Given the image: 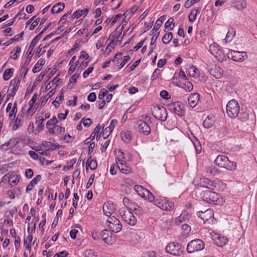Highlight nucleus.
<instances>
[{"label": "nucleus", "instance_id": "6", "mask_svg": "<svg viewBox=\"0 0 257 257\" xmlns=\"http://www.w3.org/2000/svg\"><path fill=\"white\" fill-rule=\"evenodd\" d=\"M227 57L233 61L238 62H242L247 58V55L245 52H240L230 49L228 50Z\"/></svg>", "mask_w": 257, "mask_h": 257}, {"label": "nucleus", "instance_id": "51", "mask_svg": "<svg viewBox=\"0 0 257 257\" xmlns=\"http://www.w3.org/2000/svg\"><path fill=\"white\" fill-rule=\"evenodd\" d=\"M186 218L187 217L186 216L185 212L182 213L180 214L179 216L176 218L175 223L177 225H179L180 223L182 222V221H185Z\"/></svg>", "mask_w": 257, "mask_h": 257}, {"label": "nucleus", "instance_id": "7", "mask_svg": "<svg viewBox=\"0 0 257 257\" xmlns=\"http://www.w3.org/2000/svg\"><path fill=\"white\" fill-rule=\"evenodd\" d=\"M167 252L174 255H180L183 250L181 248V244L177 242H173L169 243L166 247Z\"/></svg>", "mask_w": 257, "mask_h": 257}, {"label": "nucleus", "instance_id": "60", "mask_svg": "<svg viewBox=\"0 0 257 257\" xmlns=\"http://www.w3.org/2000/svg\"><path fill=\"white\" fill-rule=\"evenodd\" d=\"M69 65H70V66L68 73L69 75H71L76 70L77 68H78V64L77 62L76 63H74Z\"/></svg>", "mask_w": 257, "mask_h": 257}, {"label": "nucleus", "instance_id": "29", "mask_svg": "<svg viewBox=\"0 0 257 257\" xmlns=\"http://www.w3.org/2000/svg\"><path fill=\"white\" fill-rule=\"evenodd\" d=\"M65 8L64 3H59L55 4L51 9V13L52 14H58L60 13Z\"/></svg>", "mask_w": 257, "mask_h": 257}, {"label": "nucleus", "instance_id": "16", "mask_svg": "<svg viewBox=\"0 0 257 257\" xmlns=\"http://www.w3.org/2000/svg\"><path fill=\"white\" fill-rule=\"evenodd\" d=\"M20 84V81L19 80L13 79L11 81L9 87H12V88L10 90L11 92L8 94L9 96L8 99H9L10 97L14 96L16 94V92L18 89Z\"/></svg>", "mask_w": 257, "mask_h": 257}, {"label": "nucleus", "instance_id": "14", "mask_svg": "<svg viewBox=\"0 0 257 257\" xmlns=\"http://www.w3.org/2000/svg\"><path fill=\"white\" fill-rule=\"evenodd\" d=\"M210 74L217 79L220 78L223 75V70L217 65H212L211 67L209 68Z\"/></svg>", "mask_w": 257, "mask_h": 257}, {"label": "nucleus", "instance_id": "10", "mask_svg": "<svg viewBox=\"0 0 257 257\" xmlns=\"http://www.w3.org/2000/svg\"><path fill=\"white\" fill-rule=\"evenodd\" d=\"M120 212L123 220L131 225H135L137 223V219L133 213L130 210L124 211L123 214Z\"/></svg>", "mask_w": 257, "mask_h": 257}, {"label": "nucleus", "instance_id": "38", "mask_svg": "<svg viewBox=\"0 0 257 257\" xmlns=\"http://www.w3.org/2000/svg\"><path fill=\"white\" fill-rule=\"evenodd\" d=\"M101 129V127L97 125L94 129L93 132L91 134L90 138L92 140H93L95 137L96 140H98L100 137V132Z\"/></svg>", "mask_w": 257, "mask_h": 257}, {"label": "nucleus", "instance_id": "9", "mask_svg": "<svg viewBox=\"0 0 257 257\" xmlns=\"http://www.w3.org/2000/svg\"><path fill=\"white\" fill-rule=\"evenodd\" d=\"M169 110L179 116L185 114V108L182 103L180 102H175L169 106Z\"/></svg>", "mask_w": 257, "mask_h": 257}, {"label": "nucleus", "instance_id": "13", "mask_svg": "<svg viewBox=\"0 0 257 257\" xmlns=\"http://www.w3.org/2000/svg\"><path fill=\"white\" fill-rule=\"evenodd\" d=\"M115 161L117 168L122 173L127 174L130 173L131 168L126 166L125 163H123L124 161L123 160H120L119 158H116Z\"/></svg>", "mask_w": 257, "mask_h": 257}, {"label": "nucleus", "instance_id": "49", "mask_svg": "<svg viewBox=\"0 0 257 257\" xmlns=\"http://www.w3.org/2000/svg\"><path fill=\"white\" fill-rule=\"evenodd\" d=\"M192 142L196 149V153L198 154H200L201 152L202 148L198 140H197L196 138H195V141H192Z\"/></svg>", "mask_w": 257, "mask_h": 257}, {"label": "nucleus", "instance_id": "3", "mask_svg": "<svg viewBox=\"0 0 257 257\" xmlns=\"http://www.w3.org/2000/svg\"><path fill=\"white\" fill-rule=\"evenodd\" d=\"M226 109L228 116L231 118H235L238 115L240 107L236 100L231 99L228 102Z\"/></svg>", "mask_w": 257, "mask_h": 257}, {"label": "nucleus", "instance_id": "42", "mask_svg": "<svg viewBox=\"0 0 257 257\" xmlns=\"http://www.w3.org/2000/svg\"><path fill=\"white\" fill-rule=\"evenodd\" d=\"M58 123V120L56 116H54L51 119L49 120L46 123V128L50 130V128H52L53 126L56 125Z\"/></svg>", "mask_w": 257, "mask_h": 257}, {"label": "nucleus", "instance_id": "30", "mask_svg": "<svg viewBox=\"0 0 257 257\" xmlns=\"http://www.w3.org/2000/svg\"><path fill=\"white\" fill-rule=\"evenodd\" d=\"M122 140L125 142H129L132 139V133L130 131H124L121 133Z\"/></svg>", "mask_w": 257, "mask_h": 257}, {"label": "nucleus", "instance_id": "53", "mask_svg": "<svg viewBox=\"0 0 257 257\" xmlns=\"http://www.w3.org/2000/svg\"><path fill=\"white\" fill-rule=\"evenodd\" d=\"M181 228L182 230L183 231V234L184 235H188L190 232L191 227L189 225L186 224H183Z\"/></svg>", "mask_w": 257, "mask_h": 257}, {"label": "nucleus", "instance_id": "57", "mask_svg": "<svg viewBox=\"0 0 257 257\" xmlns=\"http://www.w3.org/2000/svg\"><path fill=\"white\" fill-rule=\"evenodd\" d=\"M78 64V69H80L81 71L84 69L88 64L89 61L87 60H81L80 62H77Z\"/></svg>", "mask_w": 257, "mask_h": 257}, {"label": "nucleus", "instance_id": "12", "mask_svg": "<svg viewBox=\"0 0 257 257\" xmlns=\"http://www.w3.org/2000/svg\"><path fill=\"white\" fill-rule=\"evenodd\" d=\"M197 215L205 222L213 216V211L210 209H206L204 211H199L197 212Z\"/></svg>", "mask_w": 257, "mask_h": 257}, {"label": "nucleus", "instance_id": "32", "mask_svg": "<svg viewBox=\"0 0 257 257\" xmlns=\"http://www.w3.org/2000/svg\"><path fill=\"white\" fill-rule=\"evenodd\" d=\"M205 170L208 176L217 175L219 172L218 169L214 166L207 167Z\"/></svg>", "mask_w": 257, "mask_h": 257}, {"label": "nucleus", "instance_id": "39", "mask_svg": "<svg viewBox=\"0 0 257 257\" xmlns=\"http://www.w3.org/2000/svg\"><path fill=\"white\" fill-rule=\"evenodd\" d=\"M19 176L15 174L14 172H12V175L10 177V184L12 186H14L16 185H17L18 182H19Z\"/></svg>", "mask_w": 257, "mask_h": 257}, {"label": "nucleus", "instance_id": "47", "mask_svg": "<svg viewBox=\"0 0 257 257\" xmlns=\"http://www.w3.org/2000/svg\"><path fill=\"white\" fill-rule=\"evenodd\" d=\"M173 38V34L171 32H169L168 33L165 34L163 37L162 38V41L164 44L169 43Z\"/></svg>", "mask_w": 257, "mask_h": 257}, {"label": "nucleus", "instance_id": "50", "mask_svg": "<svg viewBox=\"0 0 257 257\" xmlns=\"http://www.w3.org/2000/svg\"><path fill=\"white\" fill-rule=\"evenodd\" d=\"M174 19L172 18H170L168 19V20L165 24V27L166 29H169L170 30H172L175 24L173 23Z\"/></svg>", "mask_w": 257, "mask_h": 257}, {"label": "nucleus", "instance_id": "54", "mask_svg": "<svg viewBox=\"0 0 257 257\" xmlns=\"http://www.w3.org/2000/svg\"><path fill=\"white\" fill-rule=\"evenodd\" d=\"M144 198L148 200L150 202H154V201L155 200L154 195L148 190L147 192L146 195H145V196H144Z\"/></svg>", "mask_w": 257, "mask_h": 257}, {"label": "nucleus", "instance_id": "31", "mask_svg": "<svg viewBox=\"0 0 257 257\" xmlns=\"http://www.w3.org/2000/svg\"><path fill=\"white\" fill-rule=\"evenodd\" d=\"M134 188L138 195L142 198H144V196H145L148 191L147 189L140 185H136L135 186Z\"/></svg>", "mask_w": 257, "mask_h": 257}, {"label": "nucleus", "instance_id": "26", "mask_svg": "<svg viewBox=\"0 0 257 257\" xmlns=\"http://www.w3.org/2000/svg\"><path fill=\"white\" fill-rule=\"evenodd\" d=\"M97 167V161L95 160H92L91 156H89L86 163V169L89 168L91 170H94Z\"/></svg>", "mask_w": 257, "mask_h": 257}, {"label": "nucleus", "instance_id": "44", "mask_svg": "<svg viewBox=\"0 0 257 257\" xmlns=\"http://www.w3.org/2000/svg\"><path fill=\"white\" fill-rule=\"evenodd\" d=\"M14 73L13 68L7 69L4 72L3 78L5 80H8L12 76Z\"/></svg>", "mask_w": 257, "mask_h": 257}, {"label": "nucleus", "instance_id": "8", "mask_svg": "<svg viewBox=\"0 0 257 257\" xmlns=\"http://www.w3.org/2000/svg\"><path fill=\"white\" fill-rule=\"evenodd\" d=\"M154 116L161 121H165L167 118V112L163 106L155 107L153 111Z\"/></svg>", "mask_w": 257, "mask_h": 257}, {"label": "nucleus", "instance_id": "63", "mask_svg": "<svg viewBox=\"0 0 257 257\" xmlns=\"http://www.w3.org/2000/svg\"><path fill=\"white\" fill-rule=\"evenodd\" d=\"M19 142V138H13L9 140L8 142H7V146H10V147H13L16 146Z\"/></svg>", "mask_w": 257, "mask_h": 257}, {"label": "nucleus", "instance_id": "35", "mask_svg": "<svg viewBox=\"0 0 257 257\" xmlns=\"http://www.w3.org/2000/svg\"><path fill=\"white\" fill-rule=\"evenodd\" d=\"M64 99V92L62 90L60 92V95L59 97H57L56 99L53 101L52 104L55 106V107L57 108L59 106L60 103L62 102Z\"/></svg>", "mask_w": 257, "mask_h": 257}, {"label": "nucleus", "instance_id": "58", "mask_svg": "<svg viewBox=\"0 0 257 257\" xmlns=\"http://www.w3.org/2000/svg\"><path fill=\"white\" fill-rule=\"evenodd\" d=\"M89 56L88 54L85 51H81L80 52V56L78 58V60L77 62H80L81 60H87L88 59Z\"/></svg>", "mask_w": 257, "mask_h": 257}, {"label": "nucleus", "instance_id": "25", "mask_svg": "<svg viewBox=\"0 0 257 257\" xmlns=\"http://www.w3.org/2000/svg\"><path fill=\"white\" fill-rule=\"evenodd\" d=\"M65 128L62 127L60 125H55L52 127V128H50L49 130V133L50 134H53L55 135H58L63 132H64Z\"/></svg>", "mask_w": 257, "mask_h": 257}, {"label": "nucleus", "instance_id": "24", "mask_svg": "<svg viewBox=\"0 0 257 257\" xmlns=\"http://www.w3.org/2000/svg\"><path fill=\"white\" fill-rule=\"evenodd\" d=\"M129 210L133 211L136 215H141L143 214V209L137 203L133 202Z\"/></svg>", "mask_w": 257, "mask_h": 257}, {"label": "nucleus", "instance_id": "15", "mask_svg": "<svg viewBox=\"0 0 257 257\" xmlns=\"http://www.w3.org/2000/svg\"><path fill=\"white\" fill-rule=\"evenodd\" d=\"M199 185L201 187L213 190L215 189V183L207 178L202 177L200 178Z\"/></svg>", "mask_w": 257, "mask_h": 257}, {"label": "nucleus", "instance_id": "61", "mask_svg": "<svg viewBox=\"0 0 257 257\" xmlns=\"http://www.w3.org/2000/svg\"><path fill=\"white\" fill-rule=\"evenodd\" d=\"M82 16V10H77L71 16L70 19L72 20L74 19L75 18L78 19Z\"/></svg>", "mask_w": 257, "mask_h": 257}, {"label": "nucleus", "instance_id": "41", "mask_svg": "<svg viewBox=\"0 0 257 257\" xmlns=\"http://www.w3.org/2000/svg\"><path fill=\"white\" fill-rule=\"evenodd\" d=\"M45 120L44 116H39L36 118V121L38 123L37 129L39 132L42 131L44 128L43 122Z\"/></svg>", "mask_w": 257, "mask_h": 257}, {"label": "nucleus", "instance_id": "19", "mask_svg": "<svg viewBox=\"0 0 257 257\" xmlns=\"http://www.w3.org/2000/svg\"><path fill=\"white\" fill-rule=\"evenodd\" d=\"M28 52L29 54L28 55L26 60L21 69V73H24V78H25V75L27 74V71L28 70V68L27 67L33 56V53L32 52L28 51Z\"/></svg>", "mask_w": 257, "mask_h": 257}, {"label": "nucleus", "instance_id": "48", "mask_svg": "<svg viewBox=\"0 0 257 257\" xmlns=\"http://www.w3.org/2000/svg\"><path fill=\"white\" fill-rule=\"evenodd\" d=\"M109 234L112 235V232L110 230H108L107 229H104L101 233V236L102 239L104 241H106V239L110 235Z\"/></svg>", "mask_w": 257, "mask_h": 257}, {"label": "nucleus", "instance_id": "27", "mask_svg": "<svg viewBox=\"0 0 257 257\" xmlns=\"http://www.w3.org/2000/svg\"><path fill=\"white\" fill-rule=\"evenodd\" d=\"M228 242V238L223 236H218L215 239V244L219 246H223Z\"/></svg>", "mask_w": 257, "mask_h": 257}, {"label": "nucleus", "instance_id": "37", "mask_svg": "<svg viewBox=\"0 0 257 257\" xmlns=\"http://www.w3.org/2000/svg\"><path fill=\"white\" fill-rule=\"evenodd\" d=\"M12 175V172H9L6 174H5L2 178L0 181V186L1 187L4 186L5 184L7 182H9L10 184V177Z\"/></svg>", "mask_w": 257, "mask_h": 257}, {"label": "nucleus", "instance_id": "34", "mask_svg": "<svg viewBox=\"0 0 257 257\" xmlns=\"http://www.w3.org/2000/svg\"><path fill=\"white\" fill-rule=\"evenodd\" d=\"M122 229V225L118 219L113 217V232H119Z\"/></svg>", "mask_w": 257, "mask_h": 257}, {"label": "nucleus", "instance_id": "45", "mask_svg": "<svg viewBox=\"0 0 257 257\" xmlns=\"http://www.w3.org/2000/svg\"><path fill=\"white\" fill-rule=\"evenodd\" d=\"M235 35V31L233 28H230L226 36V41H230Z\"/></svg>", "mask_w": 257, "mask_h": 257}, {"label": "nucleus", "instance_id": "52", "mask_svg": "<svg viewBox=\"0 0 257 257\" xmlns=\"http://www.w3.org/2000/svg\"><path fill=\"white\" fill-rule=\"evenodd\" d=\"M198 11V10H193L191 11L189 15V21L190 22H193L195 20Z\"/></svg>", "mask_w": 257, "mask_h": 257}, {"label": "nucleus", "instance_id": "36", "mask_svg": "<svg viewBox=\"0 0 257 257\" xmlns=\"http://www.w3.org/2000/svg\"><path fill=\"white\" fill-rule=\"evenodd\" d=\"M45 61L43 59H40L33 67V72L36 73L39 72L42 69V66L45 64Z\"/></svg>", "mask_w": 257, "mask_h": 257}, {"label": "nucleus", "instance_id": "62", "mask_svg": "<svg viewBox=\"0 0 257 257\" xmlns=\"http://www.w3.org/2000/svg\"><path fill=\"white\" fill-rule=\"evenodd\" d=\"M83 254L85 256V257H95L96 256L95 252H94V251H93L91 249L86 250L84 252Z\"/></svg>", "mask_w": 257, "mask_h": 257}, {"label": "nucleus", "instance_id": "40", "mask_svg": "<svg viewBox=\"0 0 257 257\" xmlns=\"http://www.w3.org/2000/svg\"><path fill=\"white\" fill-rule=\"evenodd\" d=\"M112 125V120L110 121L109 126L106 127L105 129L102 130V136L104 139H106L108 137L109 135L112 132L111 130V126Z\"/></svg>", "mask_w": 257, "mask_h": 257}, {"label": "nucleus", "instance_id": "21", "mask_svg": "<svg viewBox=\"0 0 257 257\" xmlns=\"http://www.w3.org/2000/svg\"><path fill=\"white\" fill-rule=\"evenodd\" d=\"M232 5L238 11H242L246 7L245 0H233Z\"/></svg>", "mask_w": 257, "mask_h": 257}, {"label": "nucleus", "instance_id": "64", "mask_svg": "<svg viewBox=\"0 0 257 257\" xmlns=\"http://www.w3.org/2000/svg\"><path fill=\"white\" fill-rule=\"evenodd\" d=\"M108 93V91L107 89L105 88H102L100 90L99 94H98V98L99 99H103L104 96L107 95Z\"/></svg>", "mask_w": 257, "mask_h": 257}, {"label": "nucleus", "instance_id": "17", "mask_svg": "<svg viewBox=\"0 0 257 257\" xmlns=\"http://www.w3.org/2000/svg\"><path fill=\"white\" fill-rule=\"evenodd\" d=\"M209 51L212 55L216 58H221V51L219 46L216 43H213L210 45Z\"/></svg>", "mask_w": 257, "mask_h": 257}, {"label": "nucleus", "instance_id": "20", "mask_svg": "<svg viewBox=\"0 0 257 257\" xmlns=\"http://www.w3.org/2000/svg\"><path fill=\"white\" fill-rule=\"evenodd\" d=\"M103 211L107 216L110 217L112 214V202L109 201L104 203Z\"/></svg>", "mask_w": 257, "mask_h": 257}, {"label": "nucleus", "instance_id": "22", "mask_svg": "<svg viewBox=\"0 0 257 257\" xmlns=\"http://www.w3.org/2000/svg\"><path fill=\"white\" fill-rule=\"evenodd\" d=\"M214 121V116L213 115H210L204 120L203 125L205 128H209L213 125Z\"/></svg>", "mask_w": 257, "mask_h": 257}, {"label": "nucleus", "instance_id": "56", "mask_svg": "<svg viewBox=\"0 0 257 257\" xmlns=\"http://www.w3.org/2000/svg\"><path fill=\"white\" fill-rule=\"evenodd\" d=\"M21 52V48L19 46H17L15 48V53L13 54L12 56H11V58L14 60H17L18 59L20 54Z\"/></svg>", "mask_w": 257, "mask_h": 257}, {"label": "nucleus", "instance_id": "59", "mask_svg": "<svg viewBox=\"0 0 257 257\" xmlns=\"http://www.w3.org/2000/svg\"><path fill=\"white\" fill-rule=\"evenodd\" d=\"M163 21V17H161L160 18H159L158 19V20L156 21L155 26H154L153 29L152 30V31L158 30L160 28V27L161 26V25H162Z\"/></svg>", "mask_w": 257, "mask_h": 257}, {"label": "nucleus", "instance_id": "28", "mask_svg": "<svg viewBox=\"0 0 257 257\" xmlns=\"http://www.w3.org/2000/svg\"><path fill=\"white\" fill-rule=\"evenodd\" d=\"M178 86L184 89L188 92L191 91L193 88L191 82L188 81H185L184 82H180V84L178 85Z\"/></svg>", "mask_w": 257, "mask_h": 257}, {"label": "nucleus", "instance_id": "18", "mask_svg": "<svg viewBox=\"0 0 257 257\" xmlns=\"http://www.w3.org/2000/svg\"><path fill=\"white\" fill-rule=\"evenodd\" d=\"M199 100V94L198 93H191L188 97V103L192 108L196 106Z\"/></svg>", "mask_w": 257, "mask_h": 257}, {"label": "nucleus", "instance_id": "43", "mask_svg": "<svg viewBox=\"0 0 257 257\" xmlns=\"http://www.w3.org/2000/svg\"><path fill=\"white\" fill-rule=\"evenodd\" d=\"M22 115L18 114L17 118H16L13 127V130L16 131L22 125L21 118Z\"/></svg>", "mask_w": 257, "mask_h": 257}, {"label": "nucleus", "instance_id": "2", "mask_svg": "<svg viewBox=\"0 0 257 257\" xmlns=\"http://www.w3.org/2000/svg\"><path fill=\"white\" fill-rule=\"evenodd\" d=\"M201 195L203 200L208 203L217 204L220 202V195L214 191L206 190L203 191Z\"/></svg>", "mask_w": 257, "mask_h": 257}, {"label": "nucleus", "instance_id": "46", "mask_svg": "<svg viewBox=\"0 0 257 257\" xmlns=\"http://www.w3.org/2000/svg\"><path fill=\"white\" fill-rule=\"evenodd\" d=\"M238 117V119L241 121H245L248 119V114L247 112L245 111H242L238 113L237 116Z\"/></svg>", "mask_w": 257, "mask_h": 257}, {"label": "nucleus", "instance_id": "1", "mask_svg": "<svg viewBox=\"0 0 257 257\" xmlns=\"http://www.w3.org/2000/svg\"><path fill=\"white\" fill-rule=\"evenodd\" d=\"M214 163L219 167L225 168L228 171H232L236 169V163L230 161L227 157L222 155H218Z\"/></svg>", "mask_w": 257, "mask_h": 257}, {"label": "nucleus", "instance_id": "11", "mask_svg": "<svg viewBox=\"0 0 257 257\" xmlns=\"http://www.w3.org/2000/svg\"><path fill=\"white\" fill-rule=\"evenodd\" d=\"M137 129L139 132L145 135H148L151 132V128L148 124L143 120H140L137 122Z\"/></svg>", "mask_w": 257, "mask_h": 257}, {"label": "nucleus", "instance_id": "23", "mask_svg": "<svg viewBox=\"0 0 257 257\" xmlns=\"http://www.w3.org/2000/svg\"><path fill=\"white\" fill-rule=\"evenodd\" d=\"M42 146L44 147L46 149L50 150L51 151H53L56 149L60 148V145L56 144L53 143L51 142L44 141L42 144Z\"/></svg>", "mask_w": 257, "mask_h": 257}, {"label": "nucleus", "instance_id": "5", "mask_svg": "<svg viewBox=\"0 0 257 257\" xmlns=\"http://www.w3.org/2000/svg\"><path fill=\"white\" fill-rule=\"evenodd\" d=\"M154 204L161 209L167 211H171L174 208V203L164 198H156L154 201Z\"/></svg>", "mask_w": 257, "mask_h": 257}, {"label": "nucleus", "instance_id": "55", "mask_svg": "<svg viewBox=\"0 0 257 257\" xmlns=\"http://www.w3.org/2000/svg\"><path fill=\"white\" fill-rule=\"evenodd\" d=\"M38 40V37H35V38L32 40V42H31L28 51H30L33 52V49L36 46V44L39 42Z\"/></svg>", "mask_w": 257, "mask_h": 257}, {"label": "nucleus", "instance_id": "33", "mask_svg": "<svg viewBox=\"0 0 257 257\" xmlns=\"http://www.w3.org/2000/svg\"><path fill=\"white\" fill-rule=\"evenodd\" d=\"M187 73L189 76L196 78L198 76V70L196 67L191 66L188 69Z\"/></svg>", "mask_w": 257, "mask_h": 257}, {"label": "nucleus", "instance_id": "4", "mask_svg": "<svg viewBox=\"0 0 257 257\" xmlns=\"http://www.w3.org/2000/svg\"><path fill=\"white\" fill-rule=\"evenodd\" d=\"M204 248V243L200 239H195L190 241L187 246V251L189 253L202 250Z\"/></svg>", "mask_w": 257, "mask_h": 257}]
</instances>
